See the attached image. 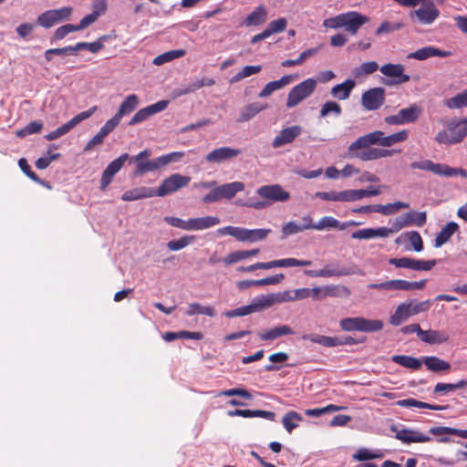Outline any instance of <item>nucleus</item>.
Returning <instances> with one entry per match:
<instances>
[{"label":"nucleus","mask_w":467,"mask_h":467,"mask_svg":"<svg viewBox=\"0 0 467 467\" xmlns=\"http://www.w3.org/2000/svg\"><path fill=\"white\" fill-rule=\"evenodd\" d=\"M302 420L303 417L299 413L294 410H290L284 415L282 419V424L286 431L290 433L298 426L299 422Z\"/></svg>","instance_id":"8fccbe9b"},{"label":"nucleus","mask_w":467,"mask_h":467,"mask_svg":"<svg viewBox=\"0 0 467 467\" xmlns=\"http://www.w3.org/2000/svg\"><path fill=\"white\" fill-rule=\"evenodd\" d=\"M467 387V380L466 379H461L456 383H442L439 382L435 385L433 392L438 393H448L452 392L456 389H462Z\"/></svg>","instance_id":"603ef678"},{"label":"nucleus","mask_w":467,"mask_h":467,"mask_svg":"<svg viewBox=\"0 0 467 467\" xmlns=\"http://www.w3.org/2000/svg\"><path fill=\"white\" fill-rule=\"evenodd\" d=\"M444 164L435 163L431 160H423L420 161H414L410 164L411 169H419L422 171H431L436 175L441 176Z\"/></svg>","instance_id":"a18cd8bd"},{"label":"nucleus","mask_w":467,"mask_h":467,"mask_svg":"<svg viewBox=\"0 0 467 467\" xmlns=\"http://www.w3.org/2000/svg\"><path fill=\"white\" fill-rule=\"evenodd\" d=\"M342 113V109L340 105L336 101H327L323 104L320 109L319 115L321 118H325L329 114H333L337 117L340 116Z\"/></svg>","instance_id":"bf43d9fd"},{"label":"nucleus","mask_w":467,"mask_h":467,"mask_svg":"<svg viewBox=\"0 0 467 467\" xmlns=\"http://www.w3.org/2000/svg\"><path fill=\"white\" fill-rule=\"evenodd\" d=\"M383 456V453L379 450L372 451L368 448H360L353 454V459L358 462H365L373 459H379Z\"/></svg>","instance_id":"5fc2aeb1"},{"label":"nucleus","mask_w":467,"mask_h":467,"mask_svg":"<svg viewBox=\"0 0 467 467\" xmlns=\"http://www.w3.org/2000/svg\"><path fill=\"white\" fill-rule=\"evenodd\" d=\"M403 124L415 122L421 114V109L416 104L399 110Z\"/></svg>","instance_id":"49530a36"},{"label":"nucleus","mask_w":467,"mask_h":467,"mask_svg":"<svg viewBox=\"0 0 467 467\" xmlns=\"http://www.w3.org/2000/svg\"><path fill=\"white\" fill-rule=\"evenodd\" d=\"M138 106L139 97L136 94H130L120 103L116 115L122 119L134 111Z\"/></svg>","instance_id":"c9c22d12"},{"label":"nucleus","mask_w":467,"mask_h":467,"mask_svg":"<svg viewBox=\"0 0 467 467\" xmlns=\"http://www.w3.org/2000/svg\"><path fill=\"white\" fill-rule=\"evenodd\" d=\"M441 12L432 0H425L421 5L410 12L411 19L416 18L420 25L429 26L440 16Z\"/></svg>","instance_id":"9b49d317"},{"label":"nucleus","mask_w":467,"mask_h":467,"mask_svg":"<svg viewBox=\"0 0 467 467\" xmlns=\"http://www.w3.org/2000/svg\"><path fill=\"white\" fill-rule=\"evenodd\" d=\"M261 70V66H245L244 67L242 68V70H240L236 75H234L232 78L231 83L239 82L245 78L259 73Z\"/></svg>","instance_id":"680f3d73"},{"label":"nucleus","mask_w":467,"mask_h":467,"mask_svg":"<svg viewBox=\"0 0 467 467\" xmlns=\"http://www.w3.org/2000/svg\"><path fill=\"white\" fill-rule=\"evenodd\" d=\"M402 27H403V24L400 22L391 23L389 21H384L376 29L375 33L377 36H380V35L389 34L391 32L400 30Z\"/></svg>","instance_id":"338daca9"},{"label":"nucleus","mask_w":467,"mask_h":467,"mask_svg":"<svg viewBox=\"0 0 467 467\" xmlns=\"http://www.w3.org/2000/svg\"><path fill=\"white\" fill-rule=\"evenodd\" d=\"M409 137L407 130L386 135L381 130H375L366 135L358 137L348 147V151H354L358 149L367 148L371 145H379L382 147H391L396 143L405 141Z\"/></svg>","instance_id":"f257e3e1"},{"label":"nucleus","mask_w":467,"mask_h":467,"mask_svg":"<svg viewBox=\"0 0 467 467\" xmlns=\"http://www.w3.org/2000/svg\"><path fill=\"white\" fill-rule=\"evenodd\" d=\"M318 52L317 47L309 48L303 51L296 59H286L282 62V66L285 67H294L297 65H301L305 60L313 57Z\"/></svg>","instance_id":"4d7b16f0"},{"label":"nucleus","mask_w":467,"mask_h":467,"mask_svg":"<svg viewBox=\"0 0 467 467\" xmlns=\"http://www.w3.org/2000/svg\"><path fill=\"white\" fill-rule=\"evenodd\" d=\"M391 431L395 432V438L400 440L401 442L410 443H423L428 442L431 440L430 435L420 432L417 430L411 429H401L399 430L396 427H391Z\"/></svg>","instance_id":"a211bd4d"},{"label":"nucleus","mask_w":467,"mask_h":467,"mask_svg":"<svg viewBox=\"0 0 467 467\" xmlns=\"http://www.w3.org/2000/svg\"><path fill=\"white\" fill-rule=\"evenodd\" d=\"M443 129L435 135V141L440 145L451 146L463 140L467 136V118L451 119L441 121Z\"/></svg>","instance_id":"f03ea898"},{"label":"nucleus","mask_w":467,"mask_h":467,"mask_svg":"<svg viewBox=\"0 0 467 467\" xmlns=\"http://www.w3.org/2000/svg\"><path fill=\"white\" fill-rule=\"evenodd\" d=\"M242 153L240 149L231 147H220L213 150L205 156V161L209 163L220 164L223 161L232 160Z\"/></svg>","instance_id":"4be33fe9"},{"label":"nucleus","mask_w":467,"mask_h":467,"mask_svg":"<svg viewBox=\"0 0 467 467\" xmlns=\"http://www.w3.org/2000/svg\"><path fill=\"white\" fill-rule=\"evenodd\" d=\"M356 87V82L353 79H347L340 84L335 85L331 88V96L334 99L338 100H346L350 97V94L354 88Z\"/></svg>","instance_id":"c85d7f7f"},{"label":"nucleus","mask_w":467,"mask_h":467,"mask_svg":"<svg viewBox=\"0 0 467 467\" xmlns=\"http://www.w3.org/2000/svg\"><path fill=\"white\" fill-rule=\"evenodd\" d=\"M259 253V249H252V250H239L233 252L229 254H227L223 259V262L229 265L235 263H238L240 261L245 260L249 257L254 256Z\"/></svg>","instance_id":"ea45409f"},{"label":"nucleus","mask_w":467,"mask_h":467,"mask_svg":"<svg viewBox=\"0 0 467 467\" xmlns=\"http://www.w3.org/2000/svg\"><path fill=\"white\" fill-rule=\"evenodd\" d=\"M153 189L147 187H139L126 191L121 195V200L124 202L137 201L140 199H146L153 197Z\"/></svg>","instance_id":"72a5a7b5"},{"label":"nucleus","mask_w":467,"mask_h":467,"mask_svg":"<svg viewBox=\"0 0 467 467\" xmlns=\"http://www.w3.org/2000/svg\"><path fill=\"white\" fill-rule=\"evenodd\" d=\"M451 55V52L441 50L435 47L428 46L410 53L408 57L417 60H425L432 57H447Z\"/></svg>","instance_id":"393cba45"},{"label":"nucleus","mask_w":467,"mask_h":467,"mask_svg":"<svg viewBox=\"0 0 467 467\" xmlns=\"http://www.w3.org/2000/svg\"><path fill=\"white\" fill-rule=\"evenodd\" d=\"M379 67L375 61H368L362 63L360 66L356 67L352 69V76L356 79H363L366 77L375 73Z\"/></svg>","instance_id":"4c0bfd02"},{"label":"nucleus","mask_w":467,"mask_h":467,"mask_svg":"<svg viewBox=\"0 0 467 467\" xmlns=\"http://www.w3.org/2000/svg\"><path fill=\"white\" fill-rule=\"evenodd\" d=\"M293 334H295V332L290 327L286 325H279L271 329L259 333L258 337L261 340L267 341L275 340L280 337Z\"/></svg>","instance_id":"473e14b6"},{"label":"nucleus","mask_w":467,"mask_h":467,"mask_svg":"<svg viewBox=\"0 0 467 467\" xmlns=\"http://www.w3.org/2000/svg\"><path fill=\"white\" fill-rule=\"evenodd\" d=\"M107 36H102L95 42L87 43V42H78L77 43V47L82 49H88L93 54L98 53L104 47L103 41L106 40Z\"/></svg>","instance_id":"0e129e2a"},{"label":"nucleus","mask_w":467,"mask_h":467,"mask_svg":"<svg viewBox=\"0 0 467 467\" xmlns=\"http://www.w3.org/2000/svg\"><path fill=\"white\" fill-rule=\"evenodd\" d=\"M385 97V88L380 87L369 88L363 92L361 105L366 110H377L384 104Z\"/></svg>","instance_id":"dca6fc26"},{"label":"nucleus","mask_w":467,"mask_h":467,"mask_svg":"<svg viewBox=\"0 0 467 467\" xmlns=\"http://www.w3.org/2000/svg\"><path fill=\"white\" fill-rule=\"evenodd\" d=\"M253 313L261 312L275 305L273 294L261 295L254 297L251 303Z\"/></svg>","instance_id":"a19ab883"},{"label":"nucleus","mask_w":467,"mask_h":467,"mask_svg":"<svg viewBox=\"0 0 467 467\" xmlns=\"http://www.w3.org/2000/svg\"><path fill=\"white\" fill-rule=\"evenodd\" d=\"M459 225L454 222L448 223L438 233L434 240V246L441 247L446 242L450 240V238L453 235V234L458 231Z\"/></svg>","instance_id":"f704fd0d"},{"label":"nucleus","mask_w":467,"mask_h":467,"mask_svg":"<svg viewBox=\"0 0 467 467\" xmlns=\"http://www.w3.org/2000/svg\"><path fill=\"white\" fill-rule=\"evenodd\" d=\"M191 182L189 176L174 173L164 179L157 190L153 189L154 196L163 197L187 186Z\"/></svg>","instance_id":"9d476101"},{"label":"nucleus","mask_w":467,"mask_h":467,"mask_svg":"<svg viewBox=\"0 0 467 467\" xmlns=\"http://www.w3.org/2000/svg\"><path fill=\"white\" fill-rule=\"evenodd\" d=\"M188 317L194 315H205L208 317H214L215 310L210 306H202L199 303H192L189 305L188 310L185 312Z\"/></svg>","instance_id":"6e6d98bb"},{"label":"nucleus","mask_w":467,"mask_h":467,"mask_svg":"<svg viewBox=\"0 0 467 467\" xmlns=\"http://www.w3.org/2000/svg\"><path fill=\"white\" fill-rule=\"evenodd\" d=\"M267 109L266 104H263L261 102H253L246 106H244L240 112V115L237 119L238 122H246L256 116L261 111Z\"/></svg>","instance_id":"2f4dec72"},{"label":"nucleus","mask_w":467,"mask_h":467,"mask_svg":"<svg viewBox=\"0 0 467 467\" xmlns=\"http://www.w3.org/2000/svg\"><path fill=\"white\" fill-rule=\"evenodd\" d=\"M368 21L369 18L367 16L356 11H349L325 19L323 26L332 29L344 28L351 35H356L359 28Z\"/></svg>","instance_id":"7ed1b4c3"},{"label":"nucleus","mask_w":467,"mask_h":467,"mask_svg":"<svg viewBox=\"0 0 467 467\" xmlns=\"http://www.w3.org/2000/svg\"><path fill=\"white\" fill-rule=\"evenodd\" d=\"M304 338L309 339L313 343H317L322 345L324 347L331 348L337 346H342L344 344H351L352 340L350 338L346 339L345 341L341 340L336 337H328L322 335H310L304 336Z\"/></svg>","instance_id":"7c9ffc66"},{"label":"nucleus","mask_w":467,"mask_h":467,"mask_svg":"<svg viewBox=\"0 0 467 467\" xmlns=\"http://www.w3.org/2000/svg\"><path fill=\"white\" fill-rule=\"evenodd\" d=\"M73 14L71 6H63L57 9H49L37 16L36 23L44 28H50L57 24L68 20Z\"/></svg>","instance_id":"1a4fd4ad"},{"label":"nucleus","mask_w":467,"mask_h":467,"mask_svg":"<svg viewBox=\"0 0 467 467\" xmlns=\"http://www.w3.org/2000/svg\"><path fill=\"white\" fill-rule=\"evenodd\" d=\"M195 240L193 235H185L177 240L168 242L167 247L171 251H179L192 244Z\"/></svg>","instance_id":"052dcab7"},{"label":"nucleus","mask_w":467,"mask_h":467,"mask_svg":"<svg viewBox=\"0 0 467 467\" xmlns=\"http://www.w3.org/2000/svg\"><path fill=\"white\" fill-rule=\"evenodd\" d=\"M244 190V184L241 182H233L216 186L202 197L204 203L218 202L221 199H232L237 192Z\"/></svg>","instance_id":"6e6552de"},{"label":"nucleus","mask_w":467,"mask_h":467,"mask_svg":"<svg viewBox=\"0 0 467 467\" xmlns=\"http://www.w3.org/2000/svg\"><path fill=\"white\" fill-rule=\"evenodd\" d=\"M380 72L391 79H383L382 83L387 86H393L408 82L410 76L404 73V67L400 64H385L379 67Z\"/></svg>","instance_id":"2eb2a0df"},{"label":"nucleus","mask_w":467,"mask_h":467,"mask_svg":"<svg viewBox=\"0 0 467 467\" xmlns=\"http://www.w3.org/2000/svg\"><path fill=\"white\" fill-rule=\"evenodd\" d=\"M267 19V12L264 5L257 6L245 19L246 26H260Z\"/></svg>","instance_id":"37998d69"},{"label":"nucleus","mask_w":467,"mask_h":467,"mask_svg":"<svg viewBox=\"0 0 467 467\" xmlns=\"http://www.w3.org/2000/svg\"><path fill=\"white\" fill-rule=\"evenodd\" d=\"M398 152H400V150L371 148L370 146L367 148L358 149L354 151H349V153H352L355 157L364 161L389 157L392 156L394 153Z\"/></svg>","instance_id":"6ab92c4d"},{"label":"nucleus","mask_w":467,"mask_h":467,"mask_svg":"<svg viewBox=\"0 0 467 467\" xmlns=\"http://www.w3.org/2000/svg\"><path fill=\"white\" fill-rule=\"evenodd\" d=\"M396 404L402 408L429 409V410H442L444 409L443 406L432 405L430 403L417 400L412 398L400 400L396 402Z\"/></svg>","instance_id":"79ce46f5"},{"label":"nucleus","mask_w":467,"mask_h":467,"mask_svg":"<svg viewBox=\"0 0 467 467\" xmlns=\"http://www.w3.org/2000/svg\"><path fill=\"white\" fill-rule=\"evenodd\" d=\"M271 232V229H246L245 242L255 243L265 240Z\"/></svg>","instance_id":"13d9d810"},{"label":"nucleus","mask_w":467,"mask_h":467,"mask_svg":"<svg viewBox=\"0 0 467 467\" xmlns=\"http://www.w3.org/2000/svg\"><path fill=\"white\" fill-rule=\"evenodd\" d=\"M287 25V21L285 18H278L276 20L271 21L265 28V31L268 33V36H271L274 34H277L283 32Z\"/></svg>","instance_id":"69168bd1"},{"label":"nucleus","mask_w":467,"mask_h":467,"mask_svg":"<svg viewBox=\"0 0 467 467\" xmlns=\"http://www.w3.org/2000/svg\"><path fill=\"white\" fill-rule=\"evenodd\" d=\"M358 273V271H357L355 267H339L337 265L335 264L327 265L320 270L305 271V275H306L307 276L322 278L346 276Z\"/></svg>","instance_id":"4468645a"},{"label":"nucleus","mask_w":467,"mask_h":467,"mask_svg":"<svg viewBox=\"0 0 467 467\" xmlns=\"http://www.w3.org/2000/svg\"><path fill=\"white\" fill-rule=\"evenodd\" d=\"M168 100H160L152 105L138 110L129 122V125L134 126L147 120L150 116L163 111L168 107Z\"/></svg>","instance_id":"aec40b11"},{"label":"nucleus","mask_w":467,"mask_h":467,"mask_svg":"<svg viewBox=\"0 0 467 467\" xmlns=\"http://www.w3.org/2000/svg\"><path fill=\"white\" fill-rule=\"evenodd\" d=\"M392 361L400 366L407 368L418 370L421 368L423 362L422 359H419L410 356L405 355H395L391 358Z\"/></svg>","instance_id":"c03bdc74"},{"label":"nucleus","mask_w":467,"mask_h":467,"mask_svg":"<svg viewBox=\"0 0 467 467\" xmlns=\"http://www.w3.org/2000/svg\"><path fill=\"white\" fill-rule=\"evenodd\" d=\"M411 316L410 304L402 303L397 306L394 314L389 317V323L393 326H400Z\"/></svg>","instance_id":"58836bf2"},{"label":"nucleus","mask_w":467,"mask_h":467,"mask_svg":"<svg viewBox=\"0 0 467 467\" xmlns=\"http://www.w3.org/2000/svg\"><path fill=\"white\" fill-rule=\"evenodd\" d=\"M184 155L183 151H173L153 160H146L144 162L136 165L134 175L142 176L147 172L158 171L170 163L179 161Z\"/></svg>","instance_id":"423d86ee"},{"label":"nucleus","mask_w":467,"mask_h":467,"mask_svg":"<svg viewBox=\"0 0 467 467\" xmlns=\"http://www.w3.org/2000/svg\"><path fill=\"white\" fill-rule=\"evenodd\" d=\"M302 132L300 126L295 125L283 129L280 133L274 139L273 147L280 148L285 144L292 142Z\"/></svg>","instance_id":"b1692460"},{"label":"nucleus","mask_w":467,"mask_h":467,"mask_svg":"<svg viewBox=\"0 0 467 467\" xmlns=\"http://www.w3.org/2000/svg\"><path fill=\"white\" fill-rule=\"evenodd\" d=\"M359 225V223L355 221H349L347 223H341L338 220L332 216H324L322 217L317 223L312 220V230L323 231L328 230L332 228H337L339 230H345L348 226Z\"/></svg>","instance_id":"5701e85b"},{"label":"nucleus","mask_w":467,"mask_h":467,"mask_svg":"<svg viewBox=\"0 0 467 467\" xmlns=\"http://www.w3.org/2000/svg\"><path fill=\"white\" fill-rule=\"evenodd\" d=\"M317 81L315 78H307L295 86L287 95L286 107L292 109L309 98L316 90Z\"/></svg>","instance_id":"0eeeda50"},{"label":"nucleus","mask_w":467,"mask_h":467,"mask_svg":"<svg viewBox=\"0 0 467 467\" xmlns=\"http://www.w3.org/2000/svg\"><path fill=\"white\" fill-rule=\"evenodd\" d=\"M220 223L216 216H204L191 219V231H202Z\"/></svg>","instance_id":"e433bc0d"},{"label":"nucleus","mask_w":467,"mask_h":467,"mask_svg":"<svg viewBox=\"0 0 467 467\" xmlns=\"http://www.w3.org/2000/svg\"><path fill=\"white\" fill-rule=\"evenodd\" d=\"M130 159V156L128 153L121 154L119 158L111 161L107 168L105 169V172H107L109 175H111L112 177L119 171V170L122 168L124 162Z\"/></svg>","instance_id":"e2e57ef3"},{"label":"nucleus","mask_w":467,"mask_h":467,"mask_svg":"<svg viewBox=\"0 0 467 467\" xmlns=\"http://www.w3.org/2000/svg\"><path fill=\"white\" fill-rule=\"evenodd\" d=\"M443 104L445 107L451 109L467 108V88L460 93H457L452 98L445 99Z\"/></svg>","instance_id":"de8ad7c7"},{"label":"nucleus","mask_w":467,"mask_h":467,"mask_svg":"<svg viewBox=\"0 0 467 467\" xmlns=\"http://www.w3.org/2000/svg\"><path fill=\"white\" fill-rule=\"evenodd\" d=\"M368 287L385 291H408V281L392 279L381 283L369 284Z\"/></svg>","instance_id":"cd10ccee"},{"label":"nucleus","mask_w":467,"mask_h":467,"mask_svg":"<svg viewBox=\"0 0 467 467\" xmlns=\"http://www.w3.org/2000/svg\"><path fill=\"white\" fill-rule=\"evenodd\" d=\"M97 106H93L90 109H88L86 111H82L78 114H77L74 118H72L70 120H68L67 123L63 124L62 126L58 127L55 130L47 133L45 138L47 140H57L63 135L68 133L74 127H76L78 124L82 122L83 120L88 119L91 117L95 111L97 110Z\"/></svg>","instance_id":"ddd939ff"},{"label":"nucleus","mask_w":467,"mask_h":467,"mask_svg":"<svg viewBox=\"0 0 467 467\" xmlns=\"http://www.w3.org/2000/svg\"><path fill=\"white\" fill-rule=\"evenodd\" d=\"M326 297H344L347 298L351 295L350 289L344 285H326Z\"/></svg>","instance_id":"09e8293b"},{"label":"nucleus","mask_w":467,"mask_h":467,"mask_svg":"<svg viewBox=\"0 0 467 467\" xmlns=\"http://www.w3.org/2000/svg\"><path fill=\"white\" fill-rule=\"evenodd\" d=\"M383 322L379 319H367L361 317H346L339 321L343 331H359L365 333L377 332L383 328Z\"/></svg>","instance_id":"39448f33"},{"label":"nucleus","mask_w":467,"mask_h":467,"mask_svg":"<svg viewBox=\"0 0 467 467\" xmlns=\"http://www.w3.org/2000/svg\"><path fill=\"white\" fill-rule=\"evenodd\" d=\"M306 230H312V217L309 214L304 215L300 222L290 221L285 223L281 230L282 239Z\"/></svg>","instance_id":"412c9836"},{"label":"nucleus","mask_w":467,"mask_h":467,"mask_svg":"<svg viewBox=\"0 0 467 467\" xmlns=\"http://www.w3.org/2000/svg\"><path fill=\"white\" fill-rule=\"evenodd\" d=\"M422 362L428 370L434 373H447L451 368V363L435 356L423 357Z\"/></svg>","instance_id":"a878e982"},{"label":"nucleus","mask_w":467,"mask_h":467,"mask_svg":"<svg viewBox=\"0 0 467 467\" xmlns=\"http://www.w3.org/2000/svg\"><path fill=\"white\" fill-rule=\"evenodd\" d=\"M315 197L328 202H353L362 200L359 189H348L344 191L317 192Z\"/></svg>","instance_id":"f8f14e48"},{"label":"nucleus","mask_w":467,"mask_h":467,"mask_svg":"<svg viewBox=\"0 0 467 467\" xmlns=\"http://www.w3.org/2000/svg\"><path fill=\"white\" fill-rule=\"evenodd\" d=\"M185 54L186 51L184 49L170 50L157 56L152 63L156 66H161L176 58L182 57Z\"/></svg>","instance_id":"3c124183"},{"label":"nucleus","mask_w":467,"mask_h":467,"mask_svg":"<svg viewBox=\"0 0 467 467\" xmlns=\"http://www.w3.org/2000/svg\"><path fill=\"white\" fill-rule=\"evenodd\" d=\"M409 221V226L415 224L417 226H422L426 223L427 215L425 212H415L411 211L406 213Z\"/></svg>","instance_id":"774afa93"},{"label":"nucleus","mask_w":467,"mask_h":467,"mask_svg":"<svg viewBox=\"0 0 467 467\" xmlns=\"http://www.w3.org/2000/svg\"><path fill=\"white\" fill-rule=\"evenodd\" d=\"M420 339L430 345H440L448 342L450 337L445 331L428 329L423 330Z\"/></svg>","instance_id":"c756f323"},{"label":"nucleus","mask_w":467,"mask_h":467,"mask_svg":"<svg viewBox=\"0 0 467 467\" xmlns=\"http://www.w3.org/2000/svg\"><path fill=\"white\" fill-rule=\"evenodd\" d=\"M256 194L262 200L246 204L255 210L265 209L275 202H285L290 199V193L280 184L263 185L256 190Z\"/></svg>","instance_id":"20e7f679"},{"label":"nucleus","mask_w":467,"mask_h":467,"mask_svg":"<svg viewBox=\"0 0 467 467\" xmlns=\"http://www.w3.org/2000/svg\"><path fill=\"white\" fill-rule=\"evenodd\" d=\"M296 78L293 75L283 76L280 79L267 83L259 92V98H266L276 90L289 85Z\"/></svg>","instance_id":"bb28decb"},{"label":"nucleus","mask_w":467,"mask_h":467,"mask_svg":"<svg viewBox=\"0 0 467 467\" xmlns=\"http://www.w3.org/2000/svg\"><path fill=\"white\" fill-rule=\"evenodd\" d=\"M389 263L399 268H407L415 271H429L436 265V260H419L410 257H401L390 258Z\"/></svg>","instance_id":"f3484780"},{"label":"nucleus","mask_w":467,"mask_h":467,"mask_svg":"<svg viewBox=\"0 0 467 467\" xmlns=\"http://www.w3.org/2000/svg\"><path fill=\"white\" fill-rule=\"evenodd\" d=\"M217 234L220 235H230L239 242H245L246 228L225 226L219 228Z\"/></svg>","instance_id":"864d4df0"}]
</instances>
